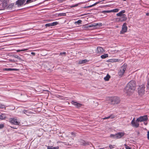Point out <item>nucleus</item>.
I'll use <instances>...</instances> for the list:
<instances>
[{"mask_svg": "<svg viewBox=\"0 0 149 149\" xmlns=\"http://www.w3.org/2000/svg\"><path fill=\"white\" fill-rule=\"evenodd\" d=\"M125 134L124 132H119L116 134H111L110 136L111 137H113L114 139H120L124 136Z\"/></svg>", "mask_w": 149, "mask_h": 149, "instance_id": "4", "label": "nucleus"}, {"mask_svg": "<svg viewBox=\"0 0 149 149\" xmlns=\"http://www.w3.org/2000/svg\"><path fill=\"white\" fill-rule=\"evenodd\" d=\"M114 145H109V148H110L109 149H112V148H114Z\"/></svg>", "mask_w": 149, "mask_h": 149, "instance_id": "35", "label": "nucleus"}, {"mask_svg": "<svg viewBox=\"0 0 149 149\" xmlns=\"http://www.w3.org/2000/svg\"><path fill=\"white\" fill-rule=\"evenodd\" d=\"M81 22H82L81 20H78L77 21L75 22V23H77L79 25V24H80Z\"/></svg>", "mask_w": 149, "mask_h": 149, "instance_id": "30", "label": "nucleus"}, {"mask_svg": "<svg viewBox=\"0 0 149 149\" xmlns=\"http://www.w3.org/2000/svg\"><path fill=\"white\" fill-rule=\"evenodd\" d=\"M111 61V59H109V60H108L107 61V62H111V61Z\"/></svg>", "mask_w": 149, "mask_h": 149, "instance_id": "48", "label": "nucleus"}, {"mask_svg": "<svg viewBox=\"0 0 149 149\" xmlns=\"http://www.w3.org/2000/svg\"><path fill=\"white\" fill-rule=\"evenodd\" d=\"M99 2H98L96 3H94V4H93L92 5H91V6H88L87 7H86L90 8V7H92L93 6H95Z\"/></svg>", "mask_w": 149, "mask_h": 149, "instance_id": "31", "label": "nucleus"}, {"mask_svg": "<svg viewBox=\"0 0 149 149\" xmlns=\"http://www.w3.org/2000/svg\"><path fill=\"white\" fill-rule=\"evenodd\" d=\"M23 112H24V113L26 114H27V113H28V111H26V110H24Z\"/></svg>", "mask_w": 149, "mask_h": 149, "instance_id": "43", "label": "nucleus"}, {"mask_svg": "<svg viewBox=\"0 0 149 149\" xmlns=\"http://www.w3.org/2000/svg\"><path fill=\"white\" fill-rule=\"evenodd\" d=\"M107 100L109 101V102H111L112 104H118L120 102V100L119 98L117 96L111 97H107Z\"/></svg>", "mask_w": 149, "mask_h": 149, "instance_id": "2", "label": "nucleus"}, {"mask_svg": "<svg viewBox=\"0 0 149 149\" xmlns=\"http://www.w3.org/2000/svg\"><path fill=\"white\" fill-rule=\"evenodd\" d=\"M97 24H96V25H93V24H91V25H88L87 27H93V28H95L96 26L97 25Z\"/></svg>", "mask_w": 149, "mask_h": 149, "instance_id": "25", "label": "nucleus"}, {"mask_svg": "<svg viewBox=\"0 0 149 149\" xmlns=\"http://www.w3.org/2000/svg\"><path fill=\"white\" fill-rule=\"evenodd\" d=\"M26 0H18L16 2V5L19 6L23 4Z\"/></svg>", "mask_w": 149, "mask_h": 149, "instance_id": "10", "label": "nucleus"}, {"mask_svg": "<svg viewBox=\"0 0 149 149\" xmlns=\"http://www.w3.org/2000/svg\"><path fill=\"white\" fill-rule=\"evenodd\" d=\"M9 122L12 124L15 125H18L20 122L15 118H11L9 119Z\"/></svg>", "mask_w": 149, "mask_h": 149, "instance_id": "6", "label": "nucleus"}, {"mask_svg": "<svg viewBox=\"0 0 149 149\" xmlns=\"http://www.w3.org/2000/svg\"><path fill=\"white\" fill-rule=\"evenodd\" d=\"M124 146L126 149H131V148L127 145L125 144Z\"/></svg>", "mask_w": 149, "mask_h": 149, "instance_id": "33", "label": "nucleus"}, {"mask_svg": "<svg viewBox=\"0 0 149 149\" xmlns=\"http://www.w3.org/2000/svg\"><path fill=\"white\" fill-rule=\"evenodd\" d=\"M147 137L148 139L149 140V131L148 132L147 134Z\"/></svg>", "mask_w": 149, "mask_h": 149, "instance_id": "39", "label": "nucleus"}, {"mask_svg": "<svg viewBox=\"0 0 149 149\" xmlns=\"http://www.w3.org/2000/svg\"><path fill=\"white\" fill-rule=\"evenodd\" d=\"M135 118H134L132 120V121L131 122V123H133L134 122H135Z\"/></svg>", "mask_w": 149, "mask_h": 149, "instance_id": "44", "label": "nucleus"}, {"mask_svg": "<svg viewBox=\"0 0 149 149\" xmlns=\"http://www.w3.org/2000/svg\"><path fill=\"white\" fill-rule=\"evenodd\" d=\"M65 54L66 53L65 52H62L60 53V55H65Z\"/></svg>", "mask_w": 149, "mask_h": 149, "instance_id": "37", "label": "nucleus"}, {"mask_svg": "<svg viewBox=\"0 0 149 149\" xmlns=\"http://www.w3.org/2000/svg\"><path fill=\"white\" fill-rule=\"evenodd\" d=\"M14 5V4H11V6H13Z\"/></svg>", "mask_w": 149, "mask_h": 149, "instance_id": "54", "label": "nucleus"}, {"mask_svg": "<svg viewBox=\"0 0 149 149\" xmlns=\"http://www.w3.org/2000/svg\"><path fill=\"white\" fill-rule=\"evenodd\" d=\"M6 108V106L3 104L0 103V109Z\"/></svg>", "mask_w": 149, "mask_h": 149, "instance_id": "23", "label": "nucleus"}, {"mask_svg": "<svg viewBox=\"0 0 149 149\" xmlns=\"http://www.w3.org/2000/svg\"><path fill=\"white\" fill-rule=\"evenodd\" d=\"M31 54L32 55H35V53L34 52H32L31 53Z\"/></svg>", "mask_w": 149, "mask_h": 149, "instance_id": "45", "label": "nucleus"}, {"mask_svg": "<svg viewBox=\"0 0 149 149\" xmlns=\"http://www.w3.org/2000/svg\"><path fill=\"white\" fill-rule=\"evenodd\" d=\"M107 6H108V5H103V8L104 7H106Z\"/></svg>", "mask_w": 149, "mask_h": 149, "instance_id": "47", "label": "nucleus"}, {"mask_svg": "<svg viewBox=\"0 0 149 149\" xmlns=\"http://www.w3.org/2000/svg\"><path fill=\"white\" fill-rule=\"evenodd\" d=\"M127 24L126 23H124L122 26V30L120 31V33L123 34L125 33L127 31Z\"/></svg>", "mask_w": 149, "mask_h": 149, "instance_id": "8", "label": "nucleus"}, {"mask_svg": "<svg viewBox=\"0 0 149 149\" xmlns=\"http://www.w3.org/2000/svg\"><path fill=\"white\" fill-rule=\"evenodd\" d=\"M28 49H22L21 50H17V52H19L20 51H25L28 50Z\"/></svg>", "mask_w": 149, "mask_h": 149, "instance_id": "29", "label": "nucleus"}, {"mask_svg": "<svg viewBox=\"0 0 149 149\" xmlns=\"http://www.w3.org/2000/svg\"><path fill=\"white\" fill-rule=\"evenodd\" d=\"M106 0H103V3H104V2Z\"/></svg>", "mask_w": 149, "mask_h": 149, "instance_id": "52", "label": "nucleus"}, {"mask_svg": "<svg viewBox=\"0 0 149 149\" xmlns=\"http://www.w3.org/2000/svg\"><path fill=\"white\" fill-rule=\"evenodd\" d=\"M108 56V54H104L103 55V59L106 58Z\"/></svg>", "mask_w": 149, "mask_h": 149, "instance_id": "32", "label": "nucleus"}, {"mask_svg": "<svg viewBox=\"0 0 149 149\" xmlns=\"http://www.w3.org/2000/svg\"><path fill=\"white\" fill-rule=\"evenodd\" d=\"M66 15V14L65 13H61L58 14V16H65Z\"/></svg>", "mask_w": 149, "mask_h": 149, "instance_id": "26", "label": "nucleus"}, {"mask_svg": "<svg viewBox=\"0 0 149 149\" xmlns=\"http://www.w3.org/2000/svg\"><path fill=\"white\" fill-rule=\"evenodd\" d=\"M145 87L144 85L139 86L138 88V93L139 95H142L144 94L145 92Z\"/></svg>", "mask_w": 149, "mask_h": 149, "instance_id": "5", "label": "nucleus"}, {"mask_svg": "<svg viewBox=\"0 0 149 149\" xmlns=\"http://www.w3.org/2000/svg\"><path fill=\"white\" fill-rule=\"evenodd\" d=\"M136 87L135 81L133 80H131L127 84L125 88V92L128 95H130L135 91Z\"/></svg>", "mask_w": 149, "mask_h": 149, "instance_id": "1", "label": "nucleus"}, {"mask_svg": "<svg viewBox=\"0 0 149 149\" xmlns=\"http://www.w3.org/2000/svg\"><path fill=\"white\" fill-rule=\"evenodd\" d=\"M102 48L100 47H98L97 48V53L99 54H100L102 53Z\"/></svg>", "mask_w": 149, "mask_h": 149, "instance_id": "13", "label": "nucleus"}, {"mask_svg": "<svg viewBox=\"0 0 149 149\" xmlns=\"http://www.w3.org/2000/svg\"><path fill=\"white\" fill-rule=\"evenodd\" d=\"M148 119L147 115H145L143 116H141L136 119L137 121L140 122L144 121L147 120Z\"/></svg>", "mask_w": 149, "mask_h": 149, "instance_id": "7", "label": "nucleus"}, {"mask_svg": "<svg viewBox=\"0 0 149 149\" xmlns=\"http://www.w3.org/2000/svg\"><path fill=\"white\" fill-rule=\"evenodd\" d=\"M119 9L118 8L114 9L111 10V12L116 13L118 12L119 11Z\"/></svg>", "mask_w": 149, "mask_h": 149, "instance_id": "21", "label": "nucleus"}, {"mask_svg": "<svg viewBox=\"0 0 149 149\" xmlns=\"http://www.w3.org/2000/svg\"><path fill=\"white\" fill-rule=\"evenodd\" d=\"M101 57L102 58V55L101 56Z\"/></svg>", "mask_w": 149, "mask_h": 149, "instance_id": "53", "label": "nucleus"}, {"mask_svg": "<svg viewBox=\"0 0 149 149\" xmlns=\"http://www.w3.org/2000/svg\"><path fill=\"white\" fill-rule=\"evenodd\" d=\"M111 13V10H103V13L105 14L106 13Z\"/></svg>", "mask_w": 149, "mask_h": 149, "instance_id": "28", "label": "nucleus"}, {"mask_svg": "<svg viewBox=\"0 0 149 149\" xmlns=\"http://www.w3.org/2000/svg\"><path fill=\"white\" fill-rule=\"evenodd\" d=\"M120 61V60L118 59H111V62H119Z\"/></svg>", "mask_w": 149, "mask_h": 149, "instance_id": "19", "label": "nucleus"}, {"mask_svg": "<svg viewBox=\"0 0 149 149\" xmlns=\"http://www.w3.org/2000/svg\"><path fill=\"white\" fill-rule=\"evenodd\" d=\"M127 67V65L125 64H124L120 68V70L118 72V75L119 76L122 77L123 75L126 70Z\"/></svg>", "mask_w": 149, "mask_h": 149, "instance_id": "3", "label": "nucleus"}, {"mask_svg": "<svg viewBox=\"0 0 149 149\" xmlns=\"http://www.w3.org/2000/svg\"><path fill=\"white\" fill-rule=\"evenodd\" d=\"M4 127V125L3 124H0V129Z\"/></svg>", "mask_w": 149, "mask_h": 149, "instance_id": "38", "label": "nucleus"}, {"mask_svg": "<svg viewBox=\"0 0 149 149\" xmlns=\"http://www.w3.org/2000/svg\"><path fill=\"white\" fill-rule=\"evenodd\" d=\"M10 61H13V62H15V61H14V60H12V59H10Z\"/></svg>", "mask_w": 149, "mask_h": 149, "instance_id": "49", "label": "nucleus"}, {"mask_svg": "<svg viewBox=\"0 0 149 149\" xmlns=\"http://www.w3.org/2000/svg\"><path fill=\"white\" fill-rule=\"evenodd\" d=\"M146 15L147 16H149V12L146 13Z\"/></svg>", "mask_w": 149, "mask_h": 149, "instance_id": "46", "label": "nucleus"}, {"mask_svg": "<svg viewBox=\"0 0 149 149\" xmlns=\"http://www.w3.org/2000/svg\"><path fill=\"white\" fill-rule=\"evenodd\" d=\"M72 103L77 107H80L82 105L81 104L73 101H72Z\"/></svg>", "mask_w": 149, "mask_h": 149, "instance_id": "12", "label": "nucleus"}, {"mask_svg": "<svg viewBox=\"0 0 149 149\" xmlns=\"http://www.w3.org/2000/svg\"><path fill=\"white\" fill-rule=\"evenodd\" d=\"M103 52H105V51L103 49Z\"/></svg>", "mask_w": 149, "mask_h": 149, "instance_id": "55", "label": "nucleus"}, {"mask_svg": "<svg viewBox=\"0 0 149 149\" xmlns=\"http://www.w3.org/2000/svg\"><path fill=\"white\" fill-rule=\"evenodd\" d=\"M78 5H79V4L78 3V4H76L75 5H73L72 6H71V7H75L77 6H78Z\"/></svg>", "mask_w": 149, "mask_h": 149, "instance_id": "40", "label": "nucleus"}, {"mask_svg": "<svg viewBox=\"0 0 149 149\" xmlns=\"http://www.w3.org/2000/svg\"><path fill=\"white\" fill-rule=\"evenodd\" d=\"M88 62V61L86 59H84L81 60H80L79 61V63L80 64H82L84 63L87 62Z\"/></svg>", "mask_w": 149, "mask_h": 149, "instance_id": "15", "label": "nucleus"}, {"mask_svg": "<svg viewBox=\"0 0 149 149\" xmlns=\"http://www.w3.org/2000/svg\"><path fill=\"white\" fill-rule=\"evenodd\" d=\"M33 0H27L26 1V3H29L33 1Z\"/></svg>", "mask_w": 149, "mask_h": 149, "instance_id": "36", "label": "nucleus"}, {"mask_svg": "<svg viewBox=\"0 0 149 149\" xmlns=\"http://www.w3.org/2000/svg\"><path fill=\"white\" fill-rule=\"evenodd\" d=\"M12 127V128H14V127Z\"/></svg>", "mask_w": 149, "mask_h": 149, "instance_id": "56", "label": "nucleus"}, {"mask_svg": "<svg viewBox=\"0 0 149 149\" xmlns=\"http://www.w3.org/2000/svg\"><path fill=\"white\" fill-rule=\"evenodd\" d=\"M4 1V0H0V1L1 2H3Z\"/></svg>", "mask_w": 149, "mask_h": 149, "instance_id": "51", "label": "nucleus"}, {"mask_svg": "<svg viewBox=\"0 0 149 149\" xmlns=\"http://www.w3.org/2000/svg\"><path fill=\"white\" fill-rule=\"evenodd\" d=\"M139 121H137L136 120L135 122L132 123L131 124L133 127L137 128L139 126Z\"/></svg>", "mask_w": 149, "mask_h": 149, "instance_id": "11", "label": "nucleus"}, {"mask_svg": "<svg viewBox=\"0 0 149 149\" xmlns=\"http://www.w3.org/2000/svg\"><path fill=\"white\" fill-rule=\"evenodd\" d=\"M6 118V116L5 114H2L0 115V119L3 120Z\"/></svg>", "mask_w": 149, "mask_h": 149, "instance_id": "14", "label": "nucleus"}, {"mask_svg": "<svg viewBox=\"0 0 149 149\" xmlns=\"http://www.w3.org/2000/svg\"><path fill=\"white\" fill-rule=\"evenodd\" d=\"M59 147H54L53 146H48L47 147V149H56L59 148Z\"/></svg>", "mask_w": 149, "mask_h": 149, "instance_id": "20", "label": "nucleus"}, {"mask_svg": "<svg viewBox=\"0 0 149 149\" xmlns=\"http://www.w3.org/2000/svg\"><path fill=\"white\" fill-rule=\"evenodd\" d=\"M106 148L109 149V148H107V147H106V148H103V149H106Z\"/></svg>", "mask_w": 149, "mask_h": 149, "instance_id": "50", "label": "nucleus"}, {"mask_svg": "<svg viewBox=\"0 0 149 149\" xmlns=\"http://www.w3.org/2000/svg\"><path fill=\"white\" fill-rule=\"evenodd\" d=\"M3 70L5 71H13L17 70V69H11L10 68H6L4 69Z\"/></svg>", "mask_w": 149, "mask_h": 149, "instance_id": "18", "label": "nucleus"}, {"mask_svg": "<svg viewBox=\"0 0 149 149\" xmlns=\"http://www.w3.org/2000/svg\"><path fill=\"white\" fill-rule=\"evenodd\" d=\"M71 134L73 135L74 136H76V133L73 132L71 133Z\"/></svg>", "mask_w": 149, "mask_h": 149, "instance_id": "42", "label": "nucleus"}, {"mask_svg": "<svg viewBox=\"0 0 149 149\" xmlns=\"http://www.w3.org/2000/svg\"><path fill=\"white\" fill-rule=\"evenodd\" d=\"M51 24H52V26H55V25H57L58 24V22H54L53 23H51Z\"/></svg>", "mask_w": 149, "mask_h": 149, "instance_id": "27", "label": "nucleus"}, {"mask_svg": "<svg viewBox=\"0 0 149 149\" xmlns=\"http://www.w3.org/2000/svg\"><path fill=\"white\" fill-rule=\"evenodd\" d=\"M124 14H122L120 12L116 14V15L117 16L120 17L121 16H123Z\"/></svg>", "mask_w": 149, "mask_h": 149, "instance_id": "24", "label": "nucleus"}, {"mask_svg": "<svg viewBox=\"0 0 149 149\" xmlns=\"http://www.w3.org/2000/svg\"><path fill=\"white\" fill-rule=\"evenodd\" d=\"M14 57L15 58H17L18 60H19L23 61V60H22V59L19 57V56L18 55H15V56H14Z\"/></svg>", "mask_w": 149, "mask_h": 149, "instance_id": "22", "label": "nucleus"}, {"mask_svg": "<svg viewBox=\"0 0 149 149\" xmlns=\"http://www.w3.org/2000/svg\"><path fill=\"white\" fill-rule=\"evenodd\" d=\"M127 17L125 14H124L123 16L117 18V21L120 22H123L126 20Z\"/></svg>", "mask_w": 149, "mask_h": 149, "instance_id": "9", "label": "nucleus"}, {"mask_svg": "<svg viewBox=\"0 0 149 149\" xmlns=\"http://www.w3.org/2000/svg\"><path fill=\"white\" fill-rule=\"evenodd\" d=\"M121 13L123 14L125 12V10H123L120 12Z\"/></svg>", "mask_w": 149, "mask_h": 149, "instance_id": "41", "label": "nucleus"}, {"mask_svg": "<svg viewBox=\"0 0 149 149\" xmlns=\"http://www.w3.org/2000/svg\"><path fill=\"white\" fill-rule=\"evenodd\" d=\"M45 26L46 27L52 26L51 24V23L47 24H45Z\"/></svg>", "mask_w": 149, "mask_h": 149, "instance_id": "34", "label": "nucleus"}, {"mask_svg": "<svg viewBox=\"0 0 149 149\" xmlns=\"http://www.w3.org/2000/svg\"><path fill=\"white\" fill-rule=\"evenodd\" d=\"M111 77L109 74H107V76L104 78V79L105 81H108L109 80V79Z\"/></svg>", "mask_w": 149, "mask_h": 149, "instance_id": "16", "label": "nucleus"}, {"mask_svg": "<svg viewBox=\"0 0 149 149\" xmlns=\"http://www.w3.org/2000/svg\"><path fill=\"white\" fill-rule=\"evenodd\" d=\"M102 149V148H100V149Z\"/></svg>", "mask_w": 149, "mask_h": 149, "instance_id": "57", "label": "nucleus"}, {"mask_svg": "<svg viewBox=\"0 0 149 149\" xmlns=\"http://www.w3.org/2000/svg\"><path fill=\"white\" fill-rule=\"evenodd\" d=\"M114 116L113 115H111L110 116H109L108 117H105V118H103V120L108 119H109V118H114Z\"/></svg>", "mask_w": 149, "mask_h": 149, "instance_id": "17", "label": "nucleus"}]
</instances>
